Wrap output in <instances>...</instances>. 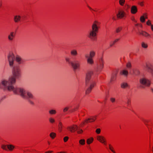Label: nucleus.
Wrapping results in <instances>:
<instances>
[{"mask_svg":"<svg viewBox=\"0 0 153 153\" xmlns=\"http://www.w3.org/2000/svg\"><path fill=\"white\" fill-rule=\"evenodd\" d=\"M137 11V9L136 6L135 5L132 6L131 10V11L132 14L136 13Z\"/></svg>","mask_w":153,"mask_h":153,"instance_id":"dca6fc26","label":"nucleus"},{"mask_svg":"<svg viewBox=\"0 0 153 153\" xmlns=\"http://www.w3.org/2000/svg\"><path fill=\"white\" fill-rule=\"evenodd\" d=\"M21 17L19 15H16L14 16V21L15 22H18L20 20Z\"/></svg>","mask_w":153,"mask_h":153,"instance_id":"6ab92c4d","label":"nucleus"},{"mask_svg":"<svg viewBox=\"0 0 153 153\" xmlns=\"http://www.w3.org/2000/svg\"><path fill=\"white\" fill-rule=\"evenodd\" d=\"M116 75V74H114V75H113L111 79V82H112L113 81L114 79H115V76Z\"/></svg>","mask_w":153,"mask_h":153,"instance_id":"e433bc0d","label":"nucleus"},{"mask_svg":"<svg viewBox=\"0 0 153 153\" xmlns=\"http://www.w3.org/2000/svg\"><path fill=\"white\" fill-rule=\"evenodd\" d=\"M13 76L8 79H3L0 83V88L4 91H12L15 94L20 95L22 98L27 100L31 105L34 103L30 99H33L34 97L32 93L25 89L20 87H15L13 85L20 76V70L18 67L15 68L13 71Z\"/></svg>","mask_w":153,"mask_h":153,"instance_id":"f257e3e1","label":"nucleus"},{"mask_svg":"<svg viewBox=\"0 0 153 153\" xmlns=\"http://www.w3.org/2000/svg\"><path fill=\"white\" fill-rule=\"evenodd\" d=\"M109 149L114 153H115V151L114 150L113 147L110 144L109 145Z\"/></svg>","mask_w":153,"mask_h":153,"instance_id":"72a5a7b5","label":"nucleus"},{"mask_svg":"<svg viewBox=\"0 0 153 153\" xmlns=\"http://www.w3.org/2000/svg\"><path fill=\"white\" fill-rule=\"evenodd\" d=\"M104 66L103 60L102 58H101L99 60V62L96 71L97 72H100L102 70Z\"/></svg>","mask_w":153,"mask_h":153,"instance_id":"1a4fd4ad","label":"nucleus"},{"mask_svg":"<svg viewBox=\"0 0 153 153\" xmlns=\"http://www.w3.org/2000/svg\"><path fill=\"white\" fill-rule=\"evenodd\" d=\"M78 108V107H77L76 108H74V110L72 111H74L76 110V109H77Z\"/></svg>","mask_w":153,"mask_h":153,"instance_id":"864d4df0","label":"nucleus"},{"mask_svg":"<svg viewBox=\"0 0 153 153\" xmlns=\"http://www.w3.org/2000/svg\"><path fill=\"white\" fill-rule=\"evenodd\" d=\"M88 7L89 8V9L91 10H93V9H92L89 6H88Z\"/></svg>","mask_w":153,"mask_h":153,"instance_id":"4d7b16f0","label":"nucleus"},{"mask_svg":"<svg viewBox=\"0 0 153 153\" xmlns=\"http://www.w3.org/2000/svg\"><path fill=\"white\" fill-rule=\"evenodd\" d=\"M97 116H91L90 118L86 119L85 122L86 123H91L95 121Z\"/></svg>","mask_w":153,"mask_h":153,"instance_id":"2eb2a0df","label":"nucleus"},{"mask_svg":"<svg viewBox=\"0 0 153 153\" xmlns=\"http://www.w3.org/2000/svg\"><path fill=\"white\" fill-rule=\"evenodd\" d=\"M151 90H152V91L153 92V88H152Z\"/></svg>","mask_w":153,"mask_h":153,"instance_id":"680f3d73","label":"nucleus"},{"mask_svg":"<svg viewBox=\"0 0 153 153\" xmlns=\"http://www.w3.org/2000/svg\"><path fill=\"white\" fill-rule=\"evenodd\" d=\"M52 152V151H49L48 152H45V153H51Z\"/></svg>","mask_w":153,"mask_h":153,"instance_id":"3c124183","label":"nucleus"},{"mask_svg":"<svg viewBox=\"0 0 153 153\" xmlns=\"http://www.w3.org/2000/svg\"><path fill=\"white\" fill-rule=\"evenodd\" d=\"M100 23L97 21H94L92 26V29L89 31L88 35V37L92 40L96 39L97 33L98 30V25Z\"/></svg>","mask_w":153,"mask_h":153,"instance_id":"7ed1b4c3","label":"nucleus"},{"mask_svg":"<svg viewBox=\"0 0 153 153\" xmlns=\"http://www.w3.org/2000/svg\"><path fill=\"white\" fill-rule=\"evenodd\" d=\"M132 20L135 22H136V21L135 19H133Z\"/></svg>","mask_w":153,"mask_h":153,"instance_id":"6e6d98bb","label":"nucleus"},{"mask_svg":"<svg viewBox=\"0 0 153 153\" xmlns=\"http://www.w3.org/2000/svg\"><path fill=\"white\" fill-rule=\"evenodd\" d=\"M1 147L2 149L5 150H7L8 149L7 147V145H2Z\"/></svg>","mask_w":153,"mask_h":153,"instance_id":"7c9ffc66","label":"nucleus"},{"mask_svg":"<svg viewBox=\"0 0 153 153\" xmlns=\"http://www.w3.org/2000/svg\"><path fill=\"white\" fill-rule=\"evenodd\" d=\"M59 124V125H60V128L61 129L62 128V123L61 122H60Z\"/></svg>","mask_w":153,"mask_h":153,"instance_id":"de8ad7c7","label":"nucleus"},{"mask_svg":"<svg viewBox=\"0 0 153 153\" xmlns=\"http://www.w3.org/2000/svg\"><path fill=\"white\" fill-rule=\"evenodd\" d=\"M56 113V110L54 109H51L49 111V113L51 115L55 114Z\"/></svg>","mask_w":153,"mask_h":153,"instance_id":"4be33fe9","label":"nucleus"},{"mask_svg":"<svg viewBox=\"0 0 153 153\" xmlns=\"http://www.w3.org/2000/svg\"><path fill=\"white\" fill-rule=\"evenodd\" d=\"M140 26L141 27H142V25H140Z\"/></svg>","mask_w":153,"mask_h":153,"instance_id":"052dcab7","label":"nucleus"},{"mask_svg":"<svg viewBox=\"0 0 153 153\" xmlns=\"http://www.w3.org/2000/svg\"><path fill=\"white\" fill-rule=\"evenodd\" d=\"M143 16H144V17L145 18V19H147V15L146 14H144V15Z\"/></svg>","mask_w":153,"mask_h":153,"instance_id":"8fccbe9b","label":"nucleus"},{"mask_svg":"<svg viewBox=\"0 0 153 153\" xmlns=\"http://www.w3.org/2000/svg\"><path fill=\"white\" fill-rule=\"evenodd\" d=\"M97 139L100 142L106 144V140L104 136H99L97 137Z\"/></svg>","mask_w":153,"mask_h":153,"instance_id":"4468645a","label":"nucleus"},{"mask_svg":"<svg viewBox=\"0 0 153 153\" xmlns=\"http://www.w3.org/2000/svg\"><path fill=\"white\" fill-rule=\"evenodd\" d=\"M126 6L128 8H129L130 7V6L128 5H127Z\"/></svg>","mask_w":153,"mask_h":153,"instance_id":"13d9d810","label":"nucleus"},{"mask_svg":"<svg viewBox=\"0 0 153 153\" xmlns=\"http://www.w3.org/2000/svg\"><path fill=\"white\" fill-rule=\"evenodd\" d=\"M50 136L52 139H54L56 136V134L54 132L50 133Z\"/></svg>","mask_w":153,"mask_h":153,"instance_id":"a878e982","label":"nucleus"},{"mask_svg":"<svg viewBox=\"0 0 153 153\" xmlns=\"http://www.w3.org/2000/svg\"><path fill=\"white\" fill-rule=\"evenodd\" d=\"M126 66L128 69H130L131 67V63L130 62H128L127 63Z\"/></svg>","mask_w":153,"mask_h":153,"instance_id":"c85d7f7f","label":"nucleus"},{"mask_svg":"<svg viewBox=\"0 0 153 153\" xmlns=\"http://www.w3.org/2000/svg\"><path fill=\"white\" fill-rule=\"evenodd\" d=\"M144 68L148 72L152 73V74H153V67L150 64H146L144 66Z\"/></svg>","mask_w":153,"mask_h":153,"instance_id":"9b49d317","label":"nucleus"},{"mask_svg":"<svg viewBox=\"0 0 153 153\" xmlns=\"http://www.w3.org/2000/svg\"><path fill=\"white\" fill-rule=\"evenodd\" d=\"M152 152H153V147H152Z\"/></svg>","mask_w":153,"mask_h":153,"instance_id":"e2e57ef3","label":"nucleus"},{"mask_svg":"<svg viewBox=\"0 0 153 153\" xmlns=\"http://www.w3.org/2000/svg\"><path fill=\"white\" fill-rule=\"evenodd\" d=\"M119 40V39H116L114 41V42H115V43L116 42H117V41H118Z\"/></svg>","mask_w":153,"mask_h":153,"instance_id":"09e8293b","label":"nucleus"},{"mask_svg":"<svg viewBox=\"0 0 153 153\" xmlns=\"http://www.w3.org/2000/svg\"><path fill=\"white\" fill-rule=\"evenodd\" d=\"M65 60L66 62L70 64L74 70H76L79 68L80 65V61L75 59L74 61H71L70 58L68 57L65 58Z\"/></svg>","mask_w":153,"mask_h":153,"instance_id":"39448f33","label":"nucleus"},{"mask_svg":"<svg viewBox=\"0 0 153 153\" xmlns=\"http://www.w3.org/2000/svg\"><path fill=\"white\" fill-rule=\"evenodd\" d=\"M15 56L14 54L13 53H9L7 56V59L9 62V66L10 68H13V69L12 71V73L13 76L9 77L8 79H2L0 82V83L1 82V81L3 79H8L11 77H13V69L16 67H18L19 68V69L20 70V76H21V70L19 67L17 66L13 67V65L14 63V61L15 60Z\"/></svg>","mask_w":153,"mask_h":153,"instance_id":"20e7f679","label":"nucleus"},{"mask_svg":"<svg viewBox=\"0 0 153 153\" xmlns=\"http://www.w3.org/2000/svg\"><path fill=\"white\" fill-rule=\"evenodd\" d=\"M69 107H65L63 109V112L65 114H66L67 113L66 112L68 111L69 109Z\"/></svg>","mask_w":153,"mask_h":153,"instance_id":"393cba45","label":"nucleus"},{"mask_svg":"<svg viewBox=\"0 0 153 153\" xmlns=\"http://www.w3.org/2000/svg\"><path fill=\"white\" fill-rule=\"evenodd\" d=\"M101 131V130L100 128H97L96 129V132L98 134H99Z\"/></svg>","mask_w":153,"mask_h":153,"instance_id":"ea45409f","label":"nucleus"},{"mask_svg":"<svg viewBox=\"0 0 153 153\" xmlns=\"http://www.w3.org/2000/svg\"><path fill=\"white\" fill-rule=\"evenodd\" d=\"M15 60L16 63L18 65H21L23 64L24 61L22 57L19 55H16L15 58Z\"/></svg>","mask_w":153,"mask_h":153,"instance_id":"9d476101","label":"nucleus"},{"mask_svg":"<svg viewBox=\"0 0 153 153\" xmlns=\"http://www.w3.org/2000/svg\"><path fill=\"white\" fill-rule=\"evenodd\" d=\"M140 34L142 35L143 36H144L145 37H147V36H149L150 37V34H149V33L143 31H140L139 32Z\"/></svg>","mask_w":153,"mask_h":153,"instance_id":"aec40b11","label":"nucleus"},{"mask_svg":"<svg viewBox=\"0 0 153 153\" xmlns=\"http://www.w3.org/2000/svg\"><path fill=\"white\" fill-rule=\"evenodd\" d=\"M120 74L121 75H123L125 77H127L128 74V72L126 70H123L120 72Z\"/></svg>","mask_w":153,"mask_h":153,"instance_id":"a211bd4d","label":"nucleus"},{"mask_svg":"<svg viewBox=\"0 0 153 153\" xmlns=\"http://www.w3.org/2000/svg\"><path fill=\"white\" fill-rule=\"evenodd\" d=\"M16 35V33L13 32H11L10 34L8 36V39L10 41H12L13 40Z\"/></svg>","mask_w":153,"mask_h":153,"instance_id":"ddd939ff","label":"nucleus"},{"mask_svg":"<svg viewBox=\"0 0 153 153\" xmlns=\"http://www.w3.org/2000/svg\"><path fill=\"white\" fill-rule=\"evenodd\" d=\"M143 121L144 122V123H145V124L147 126V123L148 122V121H149L148 120H143Z\"/></svg>","mask_w":153,"mask_h":153,"instance_id":"a18cd8bd","label":"nucleus"},{"mask_svg":"<svg viewBox=\"0 0 153 153\" xmlns=\"http://www.w3.org/2000/svg\"><path fill=\"white\" fill-rule=\"evenodd\" d=\"M151 29L153 31V25H151Z\"/></svg>","mask_w":153,"mask_h":153,"instance_id":"603ef678","label":"nucleus"},{"mask_svg":"<svg viewBox=\"0 0 153 153\" xmlns=\"http://www.w3.org/2000/svg\"><path fill=\"white\" fill-rule=\"evenodd\" d=\"M126 13L123 10H120L118 11L116 16L118 18L121 19L124 17Z\"/></svg>","mask_w":153,"mask_h":153,"instance_id":"f8f14e48","label":"nucleus"},{"mask_svg":"<svg viewBox=\"0 0 153 153\" xmlns=\"http://www.w3.org/2000/svg\"><path fill=\"white\" fill-rule=\"evenodd\" d=\"M140 21L142 22H143L145 21V18L144 16H141L140 18Z\"/></svg>","mask_w":153,"mask_h":153,"instance_id":"c9c22d12","label":"nucleus"},{"mask_svg":"<svg viewBox=\"0 0 153 153\" xmlns=\"http://www.w3.org/2000/svg\"><path fill=\"white\" fill-rule=\"evenodd\" d=\"M141 46L144 48H146L148 47L147 44L144 42H142L141 43Z\"/></svg>","mask_w":153,"mask_h":153,"instance_id":"5701e85b","label":"nucleus"},{"mask_svg":"<svg viewBox=\"0 0 153 153\" xmlns=\"http://www.w3.org/2000/svg\"><path fill=\"white\" fill-rule=\"evenodd\" d=\"M140 83L141 87L144 88L145 86H149L150 84V81L144 77L141 78L140 79Z\"/></svg>","mask_w":153,"mask_h":153,"instance_id":"0eeeda50","label":"nucleus"},{"mask_svg":"<svg viewBox=\"0 0 153 153\" xmlns=\"http://www.w3.org/2000/svg\"><path fill=\"white\" fill-rule=\"evenodd\" d=\"M128 86V84L126 82L122 83L121 84V87L123 88H125Z\"/></svg>","mask_w":153,"mask_h":153,"instance_id":"412c9836","label":"nucleus"},{"mask_svg":"<svg viewBox=\"0 0 153 153\" xmlns=\"http://www.w3.org/2000/svg\"><path fill=\"white\" fill-rule=\"evenodd\" d=\"M79 143L80 144L83 145L85 143V140L84 139H81L79 141Z\"/></svg>","mask_w":153,"mask_h":153,"instance_id":"473e14b6","label":"nucleus"},{"mask_svg":"<svg viewBox=\"0 0 153 153\" xmlns=\"http://www.w3.org/2000/svg\"><path fill=\"white\" fill-rule=\"evenodd\" d=\"M92 71H89L86 74L85 78V84L88 87L87 90L86 91V94H88L90 93L92 89L96 85V82L94 80L91 78V76L93 74Z\"/></svg>","mask_w":153,"mask_h":153,"instance_id":"f03ea898","label":"nucleus"},{"mask_svg":"<svg viewBox=\"0 0 153 153\" xmlns=\"http://www.w3.org/2000/svg\"><path fill=\"white\" fill-rule=\"evenodd\" d=\"M125 2V0H119V4L121 6L123 5Z\"/></svg>","mask_w":153,"mask_h":153,"instance_id":"c756f323","label":"nucleus"},{"mask_svg":"<svg viewBox=\"0 0 153 153\" xmlns=\"http://www.w3.org/2000/svg\"><path fill=\"white\" fill-rule=\"evenodd\" d=\"M93 140V138H92L91 139H88L87 140V142L88 144H89L91 143Z\"/></svg>","mask_w":153,"mask_h":153,"instance_id":"bb28decb","label":"nucleus"},{"mask_svg":"<svg viewBox=\"0 0 153 153\" xmlns=\"http://www.w3.org/2000/svg\"><path fill=\"white\" fill-rule=\"evenodd\" d=\"M67 129L71 132H74L77 130V132L79 134L81 133L82 132V130L80 128H79L77 126L74 125L71 126H68Z\"/></svg>","mask_w":153,"mask_h":153,"instance_id":"6e6552de","label":"nucleus"},{"mask_svg":"<svg viewBox=\"0 0 153 153\" xmlns=\"http://www.w3.org/2000/svg\"><path fill=\"white\" fill-rule=\"evenodd\" d=\"M130 102H131L130 100L129 99H128L127 100V102H126L128 106L130 105Z\"/></svg>","mask_w":153,"mask_h":153,"instance_id":"c03bdc74","label":"nucleus"},{"mask_svg":"<svg viewBox=\"0 0 153 153\" xmlns=\"http://www.w3.org/2000/svg\"><path fill=\"white\" fill-rule=\"evenodd\" d=\"M96 54V52L94 50H91L89 52V56L86 54L85 55V57L87 59V62L88 64L92 65L94 63L93 58L94 57Z\"/></svg>","mask_w":153,"mask_h":153,"instance_id":"423d86ee","label":"nucleus"},{"mask_svg":"<svg viewBox=\"0 0 153 153\" xmlns=\"http://www.w3.org/2000/svg\"><path fill=\"white\" fill-rule=\"evenodd\" d=\"M7 147L8 149L10 151H11L14 148V147L11 145H7Z\"/></svg>","mask_w":153,"mask_h":153,"instance_id":"b1692460","label":"nucleus"},{"mask_svg":"<svg viewBox=\"0 0 153 153\" xmlns=\"http://www.w3.org/2000/svg\"><path fill=\"white\" fill-rule=\"evenodd\" d=\"M49 120L50 122L51 123H53L55 122V120L52 117H50L49 118Z\"/></svg>","mask_w":153,"mask_h":153,"instance_id":"cd10ccee","label":"nucleus"},{"mask_svg":"<svg viewBox=\"0 0 153 153\" xmlns=\"http://www.w3.org/2000/svg\"><path fill=\"white\" fill-rule=\"evenodd\" d=\"M110 101L114 103L115 101V98L113 97H111L110 98Z\"/></svg>","mask_w":153,"mask_h":153,"instance_id":"4c0bfd02","label":"nucleus"},{"mask_svg":"<svg viewBox=\"0 0 153 153\" xmlns=\"http://www.w3.org/2000/svg\"><path fill=\"white\" fill-rule=\"evenodd\" d=\"M112 19L113 20H116V18L114 17V16H113L112 18Z\"/></svg>","mask_w":153,"mask_h":153,"instance_id":"5fc2aeb1","label":"nucleus"},{"mask_svg":"<svg viewBox=\"0 0 153 153\" xmlns=\"http://www.w3.org/2000/svg\"><path fill=\"white\" fill-rule=\"evenodd\" d=\"M138 25H139V24H135V25L136 26H138Z\"/></svg>","mask_w":153,"mask_h":153,"instance_id":"bf43d9fd","label":"nucleus"},{"mask_svg":"<svg viewBox=\"0 0 153 153\" xmlns=\"http://www.w3.org/2000/svg\"><path fill=\"white\" fill-rule=\"evenodd\" d=\"M68 137H65L64 138V142H66L68 140Z\"/></svg>","mask_w":153,"mask_h":153,"instance_id":"a19ab883","label":"nucleus"},{"mask_svg":"<svg viewBox=\"0 0 153 153\" xmlns=\"http://www.w3.org/2000/svg\"><path fill=\"white\" fill-rule=\"evenodd\" d=\"M84 123H84V122H83V124H84Z\"/></svg>","mask_w":153,"mask_h":153,"instance_id":"0e129e2a","label":"nucleus"},{"mask_svg":"<svg viewBox=\"0 0 153 153\" xmlns=\"http://www.w3.org/2000/svg\"><path fill=\"white\" fill-rule=\"evenodd\" d=\"M1 147L2 149L5 150H7L8 149L7 147V145H2Z\"/></svg>","mask_w":153,"mask_h":153,"instance_id":"2f4dec72","label":"nucleus"},{"mask_svg":"<svg viewBox=\"0 0 153 153\" xmlns=\"http://www.w3.org/2000/svg\"><path fill=\"white\" fill-rule=\"evenodd\" d=\"M70 54L72 56L75 57L78 55V52L76 50L72 49L70 51Z\"/></svg>","mask_w":153,"mask_h":153,"instance_id":"f3484780","label":"nucleus"},{"mask_svg":"<svg viewBox=\"0 0 153 153\" xmlns=\"http://www.w3.org/2000/svg\"><path fill=\"white\" fill-rule=\"evenodd\" d=\"M146 24L148 25H152L151 22L150 20H148Z\"/></svg>","mask_w":153,"mask_h":153,"instance_id":"37998d69","label":"nucleus"},{"mask_svg":"<svg viewBox=\"0 0 153 153\" xmlns=\"http://www.w3.org/2000/svg\"><path fill=\"white\" fill-rule=\"evenodd\" d=\"M6 98L5 96H4L2 97L0 99V103L3 100L5 99Z\"/></svg>","mask_w":153,"mask_h":153,"instance_id":"58836bf2","label":"nucleus"},{"mask_svg":"<svg viewBox=\"0 0 153 153\" xmlns=\"http://www.w3.org/2000/svg\"><path fill=\"white\" fill-rule=\"evenodd\" d=\"M122 28L121 27H118L116 29V33L119 32L122 30Z\"/></svg>","mask_w":153,"mask_h":153,"instance_id":"f704fd0d","label":"nucleus"},{"mask_svg":"<svg viewBox=\"0 0 153 153\" xmlns=\"http://www.w3.org/2000/svg\"><path fill=\"white\" fill-rule=\"evenodd\" d=\"M115 42H114V41H112V42H110V47H111L112 46H113V45L115 44Z\"/></svg>","mask_w":153,"mask_h":153,"instance_id":"79ce46f5","label":"nucleus"},{"mask_svg":"<svg viewBox=\"0 0 153 153\" xmlns=\"http://www.w3.org/2000/svg\"><path fill=\"white\" fill-rule=\"evenodd\" d=\"M139 4L141 6H142L143 5V2H140L139 3Z\"/></svg>","mask_w":153,"mask_h":153,"instance_id":"49530a36","label":"nucleus"}]
</instances>
